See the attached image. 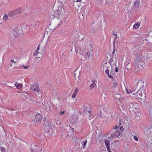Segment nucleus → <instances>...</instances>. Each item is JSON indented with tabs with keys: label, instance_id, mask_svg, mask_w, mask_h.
<instances>
[{
	"label": "nucleus",
	"instance_id": "f257e3e1",
	"mask_svg": "<svg viewBox=\"0 0 152 152\" xmlns=\"http://www.w3.org/2000/svg\"><path fill=\"white\" fill-rule=\"evenodd\" d=\"M45 132L47 134L51 136L53 133L51 123L49 121H46L44 123Z\"/></svg>",
	"mask_w": 152,
	"mask_h": 152
},
{
	"label": "nucleus",
	"instance_id": "f03ea898",
	"mask_svg": "<svg viewBox=\"0 0 152 152\" xmlns=\"http://www.w3.org/2000/svg\"><path fill=\"white\" fill-rule=\"evenodd\" d=\"M65 10L62 9V10H56L53 13V16L58 20H60L59 23L62 22V17L65 12Z\"/></svg>",
	"mask_w": 152,
	"mask_h": 152
},
{
	"label": "nucleus",
	"instance_id": "7ed1b4c3",
	"mask_svg": "<svg viewBox=\"0 0 152 152\" xmlns=\"http://www.w3.org/2000/svg\"><path fill=\"white\" fill-rule=\"evenodd\" d=\"M63 3L60 0H58L56 1L54 6H55L57 8L58 10H62V9H65L63 7Z\"/></svg>",
	"mask_w": 152,
	"mask_h": 152
},
{
	"label": "nucleus",
	"instance_id": "20e7f679",
	"mask_svg": "<svg viewBox=\"0 0 152 152\" xmlns=\"http://www.w3.org/2000/svg\"><path fill=\"white\" fill-rule=\"evenodd\" d=\"M42 117L39 114H37L35 117L34 119V124L35 126H37L39 124L41 121Z\"/></svg>",
	"mask_w": 152,
	"mask_h": 152
},
{
	"label": "nucleus",
	"instance_id": "39448f33",
	"mask_svg": "<svg viewBox=\"0 0 152 152\" xmlns=\"http://www.w3.org/2000/svg\"><path fill=\"white\" fill-rule=\"evenodd\" d=\"M21 10V8H20L16 10H13L9 13V16L10 17H12L17 15L19 14L20 13Z\"/></svg>",
	"mask_w": 152,
	"mask_h": 152
},
{
	"label": "nucleus",
	"instance_id": "423d86ee",
	"mask_svg": "<svg viewBox=\"0 0 152 152\" xmlns=\"http://www.w3.org/2000/svg\"><path fill=\"white\" fill-rule=\"evenodd\" d=\"M30 89L36 92H38L40 91L39 85L37 83L32 84Z\"/></svg>",
	"mask_w": 152,
	"mask_h": 152
},
{
	"label": "nucleus",
	"instance_id": "0eeeda50",
	"mask_svg": "<svg viewBox=\"0 0 152 152\" xmlns=\"http://www.w3.org/2000/svg\"><path fill=\"white\" fill-rule=\"evenodd\" d=\"M40 46L39 45L36 50L34 53V55L37 56L38 54H40L41 55L42 53L44 52L45 49L43 48V50H42V49H41L40 50Z\"/></svg>",
	"mask_w": 152,
	"mask_h": 152
},
{
	"label": "nucleus",
	"instance_id": "6e6552de",
	"mask_svg": "<svg viewBox=\"0 0 152 152\" xmlns=\"http://www.w3.org/2000/svg\"><path fill=\"white\" fill-rule=\"evenodd\" d=\"M146 91L143 87H141L138 91L136 93V94L138 95H145Z\"/></svg>",
	"mask_w": 152,
	"mask_h": 152
},
{
	"label": "nucleus",
	"instance_id": "1a4fd4ad",
	"mask_svg": "<svg viewBox=\"0 0 152 152\" xmlns=\"http://www.w3.org/2000/svg\"><path fill=\"white\" fill-rule=\"evenodd\" d=\"M121 133V131H119V130L117 129L115 132H113V131H112L110 137H114L115 136L118 137L120 135Z\"/></svg>",
	"mask_w": 152,
	"mask_h": 152
},
{
	"label": "nucleus",
	"instance_id": "9d476101",
	"mask_svg": "<svg viewBox=\"0 0 152 152\" xmlns=\"http://www.w3.org/2000/svg\"><path fill=\"white\" fill-rule=\"evenodd\" d=\"M76 32L77 33L76 35V38L77 39H82L83 38L82 37V35L83 34L81 32L78 31H76Z\"/></svg>",
	"mask_w": 152,
	"mask_h": 152
},
{
	"label": "nucleus",
	"instance_id": "9b49d317",
	"mask_svg": "<svg viewBox=\"0 0 152 152\" xmlns=\"http://www.w3.org/2000/svg\"><path fill=\"white\" fill-rule=\"evenodd\" d=\"M143 58V56L140 54L137 56V58L135 60V61L137 63L140 62L141 61V60Z\"/></svg>",
	"mask_w": 152,
	"mask_h": 152
},
{
	"label": "nucleus",
	"instance_id": "f8f14e48",
	"mask_svg": "<svg viewBox=\"0 0 152 152\" xmlns=\"http://www.w3.org/2000/svg\"><path fill=\"white\" fill-rule=\"evenodd\" d=\"M140 0H135L134 7L136 10H137L139 7Z\"/></svg>",
	"mask_w": 152,
	"mask_h": 152
},
{
	"label": "nucleus",
	"instance_id": "ddd939ff",
	"mask_svg": "<svg viewBox=\"0 0 152 152\" xmlns=\"http://www.w3.org/2000/svg\"><path fill=\"white\" fill-rule=\"evenodd\" d=\"M82 107H81V108H83V109L84 108H86V110H89V111H91V110H92L91 109V106L89 105H87L86 104L85 105H82Z\"/></svg>",
	"mask_w": 152,
	"mask_h": 152
},
{
	"label": "nucleus",
	"instance_id": "4468645a",
	"mask_svg": "<svg viewBox=\"0 0 152 152\" xmlns=\"http://www.w3.org/2000/svg\"><path fill=\"white\" fill-rule=\"evenodd\" d=\"M126 91L127 93L128 94H130L132 92H134L135 91V89L134 88L132 89L131 88H129L126 89Z\"/></svg>",
	"mask_w": 152,
	"mask_h": 152
},
{
	"label": "nucleus",
	"instance_id": "2eb2a0df",
	"mask_svg": "<svg viewBox=\"0 0 152 152\" xmlns=\"http://www.w3.org/2000/svg\"><path fill=\"white\" fill-rule=\"evenodd\" d=\"M140 23L138 22L135 23L133 26V28L134 29H137L140 27Z\"/></svg>",
	"mask_w": 152,
	"mask_h": 152
},
{
	"label": "nucleus",
	"instance_id": "dca6fc26",
	"mask_svg": "<svg viewBox=\"0 0 152 152\" xmlns=\"http://www.w3.org/2000/svg\"><path fill=\"white\" fill-rule=\"evenodd\" d=\"M19 30L16 29L15 28L14 29L13 31V35L15 37H17L19 35Z\"/></svg>",
	"mask_w": 152,
	"mask_h": 152
},
{
	"label": "nucleus",
	"instance_id": "f3484780",
	"mask_svg": "<svg viewBox=\"0 0 152 152\" xmlns=\"http://www.w3.org/2000/svg\"><path fill=\"white\" fill-rule=\"evenodd\" d=\"M92 51H88L85 55V57L86 59H88L90 57Z\"/></svg>",
	"mask_w": 152,
	"mask_h": 152
},
{
	"label": "nucleus",
	"instance_id": "a211bd4d",
	"mask_svg": "<svg viewBox=\"0 0 152 152\" xmlns=\"http://www.w3.org/2000/svg\"><path fill=\"white\" fill-rule=\"evenodd\" d=\"M84 114L85 115H86V114H87V112H88V113L89 114V116L90 117L91 115V111H89L88 110H86V108H84Z\"/></svg>",
	"mask_w": 152,
	"mask_h": 152
},
{
	"label": "nucleus",
	"instance_id": "6ab92c4d",
	"mask_svg": "<svg viewBox=\"0 0 152 152\" xmlns=\"http://www.w3.org/2000/svg\"><path fill=\"white\" fill-rule=\"evenodd\" d=\"M17 113V112L15 110H12L10 111L9 114L10 115H15Z\"/></svg>",
	"mask_w": 152,
	"mask_h": 152
},
{
	"label": "nucleus",
	"instance_id": "aec40b11",
	"mask_svg": "<svg viewBox=\"0 0 152 152\" xmlns=\"http://www.w3.org/2000/svg\"><path fill=\"white\" fill-rule=\"evenodd\" d=\"M92 82L93 83L89 86L90 89L91 90L93 89L94 88L96 87V83L93 81H92Z\"/></svg>",
	"mask_w": 152,
	"mask_h": 152
},
{
	"label": "nucleus",
	"instance_id": "412c9836",
	"mask_svg": "<svg viewBox=\"0 0 152 152\" xmlns=\"http://www.w3.org/2000/svg\"><path fill=\"white\" fill-rule=\"evenodd\" d=\"M15 85L16 86V88L17 89H20L23 86L21 84H20L17 82L15 83Z\"/></svg>",
	"mask_w": 152,
	"mask_h": 152
},
{
	"label": "nucleus",
	"instance_id": "4be33fe9",
	"mask_svg": "<svg viewBox=\"0 0 152 152\" xmlns=\"http://www.w3.org/2000/svg\"><path fill=\"white\" fill-rule=\"evenodd\" d=\"M104 143L106 145L107 149H109V148H110V142L109 141L107 140H105Z\"/></svg>",
	"mask_w": 152,
	"mask_h": 152
},
{
	"label": "nucleus",
	"instance_id": "5701e85b",
	"mask_svg": "<svg viewBox=\"0 0 152 152\" xmlns=\"http://www.w3.org/2000/svg\"><path fill=\"white\" fill-rule=\"evenodd\" d=\"M105 73L108 75V77L110 78H113V76L112 75H109V71L107 69H106L105 71Z\"/></svg>",
	"mask_w": 152,
	"mask_h": 152
},
{
	"label": "nucleus",
	"instance_id": "b1692460",
	"mask_svg": "<svg viewBox=\"0 0 152 152\" xmlns=\"http://www.w3.org/2000/svg\"><path fill=\"white\" fill-rule=\"evenodd\" d=\"M131 104H132L133 106V110H135L137 109V108H138V105L137 104H133L132 103H131Z\"/></svg>",
	"mask_w": 152,
	"mask_h": 152
},
{
	"label": "nucleus",
	"instance_id": "393cba45",
	"mask_svg": "<svg viewBox=\"0 0 152 152\" xmlns=\"http://www.w3.org/2000/svg\"><path fill=\"white\" fill-rule=\"evenodd\" d=\"M51 105H48L46 107V111L48 112L50 111L51 110Z\"/></svg>",
	"mask_w": 152,
	"mask_h": 152
},
{
	"label": "nucleus",
	"instance_id": "a878e982",
	"mask_svg": "<svg viewBox=\"0 0 152 152\" xmlns=\"http://www.w3.org/2000/svg\"><path fill=\"white\" fill-rule=\"evenodd\" d=\"M69 133V134H68L66 136H67L69 135H71L72 134H73V131L72 129H69V131L68 132Z\"/></svg>",
	"mask_w": 152,
	"mask_h": 152
},
{
	"label": "nucleus",
	"instance_id": "bb28decb",
	"mask_svg": "<svg viewBox=\"0 0 152 152\" xmlns=\"http://www.w3.org/2000/svg\"><path fill=\"white\" fill-rule=\"evenodd\" d=\"M78 91L79 89L77 88H76L72 95H76L77 94Z\"/></svg>",
	"mask_w": 152,
	"mask_h": 152
},
{
	"label": "nucleus",
	"instance_id": "cd10ccee",
	"mask_svg": "<svg viewBox=\"0 0 152 152\" xmlns=\"http://www.w3.org/2000/svg\"><path fill=\"white\" fill-rule=\"evenodd\" d=\"M110 58L109 60V62L110 63H112L114 61V58L113 56H110Z\"/></svg>",
	"mask_w": 152,
	"mask_h": 152
},
{
	"label": "nucleus",
	"instance_id": "c85d7f7f",
	"mask_svg": "<svg viewBox=\"0 0 152 152\" xmlns=\"http://www.w3.org/2000/svg\"><path fill=\"white\" fill-rule=\"evenodd\" d=\"M3 18L4 20H7L8 19V18L7 15L6 14L4 15Z\"/></svg>",
	"mask_w": 152,
	"mask_h": 152
},
{
	"label": "nucleus",
	"instance_id": "c756f323",
	"mask_svg": "<svg viewBox=\"0 0 152 152\" xmlns=\"http://www.w3.org/2000/svg\"><path fill=\"white\" fill-rule=\"evenodd\" d=\"M24 98H25V99H28L29 101L31 100L30 96H24Z\"/></svg>",
	"mask_w": 152,
	"mask_h": 152
},
{
	"label": "nucleus",
	"instance_id": "7c9ffc66",
	"mask_svg": "<svg viewBox=\"0 0 152 152\" xmlns=\"http://www.w3.org/2000/svg\"><path fill=\"white\" fill-rule=\"evenodd\" d=\"M115 128L114 126L113 127L114 128L113 129L112 131H113V132H115V130H116L117 129H119L118 127L117 126V125H116L115 126Z\"/></svg>",
	"mask_w": 152,
	"mask_h": 152
},
{
	"label": "nucleus",
	"instance_id": "2f4dec72",
	"mask_svg": "<svg viewBox=\"0 0 152 152\" xmlns=\"http://www.w3.org/2000/svg\"><path fill=\"white\" fill-rule=\"evenodd\" d=\"M117 83H116V82H114L113 85L112 86V88H116L117 86Z\"/></svg>",
	"mask_w": 152,
	"mask_h": 152
},
{
	"label": "nucleus",
	"instance_id": "473e14b6",
	"mask_svg": "<svg viewBox=\"0 0 152 152\" xmlns=\"http://www.w3.org/2000/svg\"><path fill=\"white\" fill-rule=\"evenodd\" d=\"M1 150L3 152H6V149L2 147H1Z\"/></svg>",
	"mask_w": 152,
	"mask_h": 152
},
{
	"label": "nucleus",
	"instance_id": "72a5a7b5",
	"mask_svg": "<svg viewBox=\"0 0 152 152\" xmlns=\"http://www.w3.org/2000/svg\"><path fill=\"white\" fill-rule=\"evenodd\" d=\"M98 116L99 117L101 118L102 117V113L101 111H100L98 115Z\"/></svg>",
	"mask_w": 152,
	"mask_h": 152
},
{
	"label": "nucleus",
	"instance_id": "f704fd0d",
	"mask_svg": "<svg viewBox=\"0 0 152 152\" xmlns=\"http://www.w3.org/2000/svg\"><path fill=\"white\" fill-rule=\"evenodd\" d=\"M140 97L139 98L141 99H144V98H145V96H140Z\"/></svg>",
	"mask_w": 152,
	"mask_h": 152
},
{
	"label": "nucleus",
	"instance_id": "c9c22d12",
	"mask_svg": "<svg viewBox=\"0 0 152 152\" xmlns=\"http://www.w3.org/2000/svg\"><path fill=\"white\" fill-rule=\"evenodd\" d=\"M113 34L115 36V39H116L117 37V34L115 32H113Z\"/></svg>",
	"mask_w": 152,
	"mask_h": 152
},
{
	"label": "nucleus",
	"instance_id": "e433bc0d",
	"mask_svg": "<svg viewBox=\"0 0 152 152\" xmlns=\"http://www.w3.org/2000/svg\"><path fill=\"white\" fill-rule=\"evenodd\" d=\"M87 141V140H86L85 141V142H84V144H83V148H85V147L86 146V145Z\"/></svg>",
	"mask_w": 152,
	"mask_h": 152
},
{
	"label": "nucleus",
	"instance_id": "4c0bfd02",
	"mask_svg": "<svg viewBox=\"0 0 152 152\" xmlns=\"http://www.w3.org/2000/svg\"><path fill=\"white\" fill-rule=\"evenodd\" d=\"M118 129L119 130V131H121V132L124 130V129L122 127H120L119 129Z\"/></svg>",
	"mask_w": 152,
	"mask_h": 152
},
{
	"label": "nucleus",
	"instance_id": "58836bf2",
	"mask_svg": "<svg viewBox=\"0 0 152 152\" xmlns=\"http://www.w3.org/2000/svg\"><path fill=\"white\" fill-rule=\"evenodd\" d=\"M23 68L25 69H27L28 67H29V66H24V65H23Z\"/></svg>",
	"mask_w": 152,
	"mask_h": 152
},
{
	"label": "nucleus",
	"instance_id": "ea45409f",
	"mask_svg": "<svg viewBox=\"0 0 152 152\" xmlns=\"http://www.w3.org/2000/svg\"><path fill=\"white\" fill-rule=\"evenodd\" d=\"M115 71L116 72H118V67H115Z\"/></svg>",
	"mask_w": 152,
	"mask_h": 152
},
{
	"label": "nucleus",
	"instance_id": "a19ab883",
	"mask_svg": "<svg viewBox=\"0 0 152 152\" xmlns=\"http://www.w3.org/2000/svg\"><path fill=\"white\" fill-rule=\"evenodd\" d=\"M31 152H37L38 151V150H37L36 149H35V150L34 151L32 149H31Z\"/></svg>",
	"mask_w": 152,
	"mask_h": 152
},
{
	"label": "nucleus",
	"instance_id": "79ce46f5",
	"mask_svg": "<svg viewBox=\"0 0 152 152\" xmlns=\"http://www.w3.org/2000/svg\"><path fill=\"white\" fill-rule=\"evenodd\" d=\"M134 139L136 140V141H137L138 139V138H137V137L136 136H134Z\"/></svg>",
	"mask_w": 152,
	"mask_h": 152
},
{
	"label": "nucleus",
	"instance_id": "37998d69",
	"mask_svg": "<svg viewBox=\"0 0 152 152\" xmlns=\"http://www.w3.org/2000/svg\"><path fill=\"white\" fill-rule=\"evenodd\" d=\"M60 121H59L58 120L57 121V122H56L57 124L59 125L60 124Z\"/></svg>",
	"mask_w": 152,
	"mask_h": 152
},
{
	"label": "nucleus",
	"instance_id": "c03bdc74",
	"mask_svg": "<svg viewBox=\"0 0 152 152\" xmlns=\"http://www.w3.org/2000/svg\"><path fill=\"white\" fill-rule=\"evenodd\" d=\"M148 46L151 48H152V44H150Z\"/></svg>",
	"mask_w": 152,
	"mask_h": 152
},
{
	"label": "nucleus",
	"instance_id": "a18cd8bd",
	"mask_svg": "<svg viewBox=\"0 0 152 152\" xmlns=\"http://www.w3.org/2000/svg\"><path fill=\"white\" fill-rule=\"evenodd\" d=\"M115 48L114 49H113V51L112 52L113 55L115 53Z\"/></svg>",
	"mask_w": 152,
	"mask_h": 152
},
{
	"label": "nucleus",
	"instance_id": "49530a36",
	"mask_svg": "<svg viewBox=\"0 0 152 152\" xmlns=\"http://www.w3.org/2000/svg\"><path fill=\"white\" fill-rule=\"evenodd\" d=\"M82 1V0H77L76 2H81Z\"/></svg>",
	"mask_w": 152,
	"mask_h": 152
},
{
	"label": "nucleus",
	"instance_id": "de8ad7c7",
	"mask_svg": "<svg viewBox=\"0 0 152 152\" xmlns=\"http://www.w3.org/2000/svg\"><path fill=\"white\" fill-rule=\"evenodd\" d=\"M64 111H61V115L62 114H64Z\"/></svg>",
	"mask_w": 152,
	"mask_h": 152
},
{
	"label": "nucleus",
	"instance_id": "09e8293b",
	"mask_svg": "<svg viewBox=\"0 0 152 152\" xmlns=\"http://www.w3.org/2000/svg\"><path fill=\"white\" fill-rule=\"evenodd\" d=\"M107 150L108 152H111L110 151V148H109V149H107Z\"/></svg>",
	"mask_w": 152,
	"mask_h": 152
},
{
	"label": "nucleus",
	"instance_id": "8fccbe9b",
	"mask_svg": "<svg viewBox=\"0 0 152 152\" xmlns=\"http://www.w3.org/2000/svg\"><path fill=\"white\" fill-rule=\"evenodd\" d=\"M11 62H13V63H16L15 62V61H14V60H11Z\"/></svg>",
	"mask_w": 152,
	"mask_h": 152
},
{
	"label": "nucleus",
	"instance_id": "3c124183",
	"mask_svg": "<svg viewBox=\"0 0 152 152\" xmlns=\"http://www.w3.org/2000/svg\"><path fill=\"white\" fill-rule=\"evenodd\" d=\"M76 96H72V98L74 99L75 98Z\"/></svg>",
	"mask_w": 152,
	"mask_h": 152
},
{
	"label": "nucleus",
	"instance_id": "603ef678",
	"mask_svg": "<svg viewBox=\"0 0 152 152\" xmlns=\"http://www.w3.org/2000/svg\"><path fill=\"white\" fill-rule=\"evenodd\" d=\"M118 99H119V101H120L121 99L122 100V98L121 97H120V98H119Z\"/></svg>",
	"mask_w": 152,
	"mask_h": 152
},
{
	"label": "nucleus",
	"instance_id": "864d4df0",
	"mask_svg": "<svg viewBox=\"0 0 152 152\" xmlns=\"http://www.w3.org/2000/svg\"><path fill=\"white\" fill-rule=\"evenodd\" d=\"M115 144L114 143H113V144H111V148H112V145H113L114 144Z\"/></svg>",
	"mask_w": 152,
	"mask_h": 152
},
{
	"label": "nucleus",
	"instance_id": "5fc2aeb1",
	"mask_svg": "<svg viewBox=\"0 0 152 152\" xmlns=\"http://www.w3.org/2000/svg\"><path fill=\"white\" fill-rule=\"evenodd\" d=\"M42 150V148H41V149L39 150V151H40Z\"/></svg>",
	"mask_w": 152,
	"mask_h": 152
},
{
	"label": "nucleus",
	"instance_id": "6e6d98bb",
	"mask_svg": "<svg viewBox=\"0 0 152 152\" xmlns=\"http://www.w3.org/2000/svg\"><path fill=\"white\" fill-rule=\"evenodd\" d=\"M28 109V106H27L26 109Z\"/></svg>",
	"mask_w": 152,
	"mask_h": 152
},
{
	"label": "nucleus",
	"instance_id": "4d7b16f0",
	"mask_svg": "<svg viewBox=\"0 0 152 152\" xmlns=\"http://www.w3.org/2000/svg\"><path fill=\"white\" fill-rule=\"evenodd\" d=\"M117 142V141H115V142Z\"/></svg>",
	"mask_w": 152,
	"mask_h": 152
},
{
	"label": "nucleus",
	"instance_id": "13d9d810",
	"mask_svg": "<svg viewBox=\"0 0 152 152\" xmlns=\"http://www.w3.org/2000/svg\"><path fill=\"white\" fill-rule=\"evenodd\" d=\"M120 125H121V124L120 123L119 124Z\"/></svg>",
	"mask_w": 152,
	"mask_h": 152
},
{
	"label": "nucleus",
	"instance_id": "bf43d9fd",
	"mask_svg": "<svg viewBox=\"0 0 152 152\" xmlns=\"http://www.w3.org/2000/svg\"><path fill=\"white\" fill-rule=\"evenodd\" d=\"M38 58H40V57H38Z\"/></svg>",
	"mask_w": 152,
	"mask_h": 152
},
{
	"label": "nucleus",
	"instance_id": "052dcab7",
	"mask_svg": "<svg viewBox=\"0 0 152 152\" xmlns=\"http://www.w3.org/2000/svg\"><path fill=\"white\" fill-rule=\"evenodd\" d=\"M12 66V65H10V66Z\"/></svg>",
	"mask_w": 152,
	"mask_h": 152
},
{
	"label": "nucleus",
	"instance_id": "680f3d73",
	"mask_svg": "<svg viewBox=\"0 0 152 152\" xmlns=\"http://www.w3.org/2000/svg\"><path fill=\"white\" fill-rule=\"evenodd\" d=\"M109 138H110H110H108V139H109Z\"/></svg>",
	"mask_w": 152,
	"mask_h": 152
}]
</instances>
